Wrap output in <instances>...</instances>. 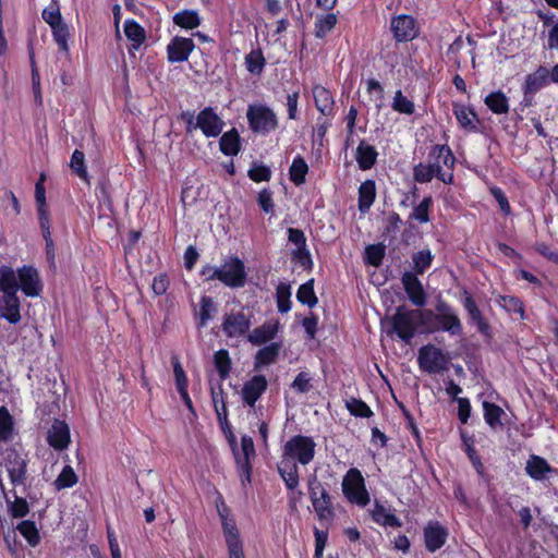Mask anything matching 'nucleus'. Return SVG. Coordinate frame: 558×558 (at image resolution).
<instances>
[{"label": "nucleus", "instance_id": "nucleus-41", "mask_svg": "<svg viewBox=\"0 0 558 558\" xmlns=\"http://www.w3.org/2000/svg\"><path fill=\"white\" fill-rule=\"evenodd\" d=\"M308 171V166L305 160L298 156L293 159L292 165L290 167V180L295 185H301L305 181V175Z\"/></svg>", "mask_w": 558, "mask_h": 558}, {"label": "nucleus", "instance_id": "nucleus-48", "mask_svg": "<svg viewBox=\"0 0 558 558\" xmlns=\"http://www.w3.org/2000/svg\"><path fill=\"white\" fill-rule=\"evenodd\" d=\"M53 39L57 43L59 49L63 52L69 51L68 38H69V28L68 25L62 21L53 26H51Z\"/></svg>", "mask_w": 558, "mask_h": 558}, {"label": "nucleus", "instance_id": "nucleus-16", "mask_svg": "<svg viewBox=\"0 0 558 558\" xmlns=\"http://www.w3.org/2000/svg\"><path fill=\"white\" fill-rule=\"evenodd\" d=\"M195 45L191 38L174 37L167 47L168 60L170 62H183L189 59Z\"/></svg>", "mask_w": 558, "mask_h": 558}, {"label": "nucleus", "instance_id": "nucleus-36", "mask_svg": "<svg viewBox=\"0 0 558 558\" xmlns=\"http://www.w3.org/2000/svg\"><path fill=\"white\" fill-rule=\"evenodd\" d=\"M483 409L485 422L492 429H497L498 427L502 426L500 417L505 412L499 405L484 401Z\"/></svg>", "mask_w": 558, "mask_h": 558}, {"label": "nucleus", "instance_id": "nucleus-29", "mask_svg": "<svg viewBox=\"0 0 558 558\" xmlns=\"http://www.w3.org/2000/svg\"><path fill=\"white\" fill-rule=\"evenodd\" d=\"M281 344L277 342H272L262 349H259L255 355V364L254 367L257 369L263 365H269L274 363L280 352Z\"/></svg>", "mask_w": 558, "mask_h": 558}, {"label": "nucleus", "instance_id": "nucleus-33", "mask_svg": "<svg viewBox=\"0 0 558 558\" xmlns=\"http://www.w3.org/2000/svg\"><path fill=\"white\" fill-rule=\"evenodd\" d=\"M373 519L380 525L390 527H400L402 525L399 518H397L390 509H387L383 505L376 504L373 510Z\"/></svg>", "mask_w": 558, "mask_h": 558}, {"label": "nucleus", "instance_id": "nucleus-58", "mask_svg": "<svg viewBox=\"0 0 558 558\" xmlns=\"http://www.w3.org/2000/svg\"><path fill=\"white\" fill-rule=\"evenodd\" d=\"M385 256V246L383 244H371L365 248V258L372 266L378 267Z\"/></svg>", "mask_w": 558, "mask_h": 558}, {"label": "nucleus", "instance_id": "nucleus-17", "mask_svg": "<svg viewBox=\"0 0 558 558\" xmlns=\"http://www.w3.org/2000/svg\"><path fill=\"white\" fill-rule=\"evenodd\" d=\"M268 386L267 379L264 375H255L243 385L242 398L243 401L250 407H254L256 401L266 391Z\"/></svg>", "mask_w": 558, "mask_h": 558}, {"label": "nucleus", "instance_id": "nucleus-25", "mask_svg": "<svg viewBox=\"0 0 558 558\" xmlns=\"http://www.w3.org/2000/svg\"><path fill=\"white\" fill-rule=\"evenodd\" d=\"M277 332V325L271 323H265L262 326L253 329V331L248 333L247 340L252 344L259 345L274 339Z\"/></svg>", "mask_w": 558, "mask_h": 558}, {"label": "nucleus", "instance_id": "nucleus-6", "mask_svg": "<svg viewBox=\"0 0 558 558\" xmlns=\"http://www.w3.org/2000/svg\"><path fill=\"white\" fill-rule=\"evenodd\" d=\"M417 362L423 372L438 374L448 369L449 361L439 348L426 344L418 350Z\"/></svg>", "mask_w": 558, "mask_h": 558}, {"label": "nucleus", "instance_id": "nucleus-47", "mask_svg": "<svg viewBox=\"0 0 558 558\" xmlns=\"http://www.w3.org/2000/svg\"><path fill=\"white\" fill-rule=\"evenodd\" d=\"M13 500L10 499L8 495H5L7 502L9 504V509L11 514L14 518H23L25 517L28 511V504L26 499L23 497H19L15 492H12Z\"/></svg>", "mask_w": 558, "mask_h": 558}, {"label": "nucleus", "instance_id": "nucleus-51", "mask_svg": "<svg viewBox=\"0 0 558 558\" xmlns=\"http://www.w3.org/2000/svg\"><path fill=\"white\" fill-rule=\"evenodd\" d=\"M350 414L357 417H369L373 415L371 408L361 399L350 398L345 401Z\"/></svg>", "mask_w": 558, "mask_h": 558}, {"label": "nucleus", "instance_id": "nucleus-53", "mask_svg": "<svg viewBox=\"0 0 558 558\" xmlns=\"http://www.w3.org/2000/svg\"><path fill=\"white\" fill-rule=\"evenodd\" d=\"M247 71L252 74H260L265 66V58L260 50H253L245 57Z\"/></svg>", "mask_w": 558, "mask_h": 558}, {"label": "nucleus", "instance_id": "nucleus-39", "mask_svg": "<svg viewBox=\"0 0 558 558\" xmlns=\"http://www.w3.org/2000/svg\"><path fill=\"white\" fill-rule=\"evenodd\" d=\"M214 364L216 366L220 379H227L231 372V359L229 356V352L225 349L218 350L214 354Z\"/></svg>", "mask_w": 558, "mask_h": 558}, {"label": "nucleus", "instance_id": "nucleus-7", "mask_svg": "<svg viewBox=\"0 0 558 558\" xmlns=\"http://www.w3.org/2000/svg\"><path fill=\"white\" fill-rule=\"evenodd\" d=\"M220 282L229 288H243L246 283L247 274L245 265L236 256H230L225 259L220 266Z\"/></svg>", "mask_w": 558, "mask_h": 558}, {"label": "nucleus", "instance_id": "nucleus-24", "mask_svg": "<svg viewBox=\"0 0 558 558\" xmlns=\"http://www.w3.org/2000/svg\"><path fill=\"white\" fill-rule=\"evenodd\" d=\"M550 80V72L545 66H539L534 73L525 78L524 94H534Z\"/></svg>", "mask_w": 558, "mask_h": 558}, {"label": "nucleus", "instance_id": "nucleus-63", "mask_svg": "<svg viewBox=\"0 0 558 558\" xmlns=\"http://www.w3.org/2000/svg\"><path fill=\"white\" fill-rule=\"evenodd\" d=\"M270 175H271L270 169L264 165H254L248 170V177L254 182L268 181L270 179Z\"/></svg>", "mask_w": 558, "mask_h": 558}, {"label": "nucleus", "instance_id": "nucleus-35", "mask_svg": "<svg viewBox=\"0 0 558 558\" xmlns=\"http://www.w3.org/2000/svg\"><path fill=\"white\" fill-rule=\"evenodd\" d=\"M453 113H454L459 124L463 129H465L468 131L476 130V125L474 124V119L476 118V114L474 111L466 108L464 105H454Z\"/></svg>", "mask_w": 558, "mask_h": 558}, {"label": "nucleus", "instance_id": "nucleus-27", "mask_svg": "<svg viewBox=\"0 0 558 558\" xmlns=\"http://www.w3.org/2000/svg\"><path fill=\"white\" fill-rule=\"evenodd\" d=\"M0 291L3 294L17 293V271L9 266H0Z\"/></svg>", "mask_w": 558, "mask_h": 558}, {"label": "nucleus", "instance_id": "nucleus-18", "mask_svg": "<svg viewBox=\"0 0 558 558\" xmlns=\"http://www.w3.org/2000/svg\"><path fill=\"white\" fill-rule=\"evenodd\" d=\"M21 302L17 293L2 294L0 298V316L5 318L10 324H17L21 320L20 314Z\"/></svg>", "mask_w": 558, "mask_h": 558}, {"label": "nucleus", "instance_id": "nucleus-12", "mask_svg": "<svg viewBox=\"0 0 558 558\" xmlns=\"http://www.w3.org/2000/svg\"><path fill=\"white\" fill-rule=\"evenodd\" d=\"M196 125L206 137H217L223 130L225 122L214 108L206 107L196 117Z\"/></svg>", "mask_w": 558, "mask_h": 558}, {"label": "nucleus", "instance_id": "nucleus-13", "mask_svg": "<svg viewBox=\"0 0 558 558\" xmlns=\"http://www.w3.org/2000/svg\"><path fill=\"white\" fill-rule=\"evenodd\" d=\"M401 282L409 300L415 306H424L426 304V293L418 280L417 276L412 271H405L401 277Z\"/></svg>", "mask_w": 558, "mask_h": 558}, {"label": "nucleus", "instance_id": "nucleus-5", "mask_svg": "<svg viewBox=\"0 0 558 558\" xmlns=\"http://www.w3.org/2000/svg\"><path fill=\"white\" fill-rule=\"evenodd\" d=\"M342 492L349 501L359 506H366L369 501L364 478L357 469H350L348 471L342 481Z\"/></svg>", "mask_w": 558, "mask_h": 558}, {"label": "nucleus", "instance_id": "nucleus-50", "mask_svg": "<svg viewBox=\"0 0 558 558\" xmlns=\"http://www.w3.org/2000/svg\"><path fill=\"white\" fill-rule=\"evenodd\" d=\"M13 418L5 407L0 408V441H8L12 436Z\"/></svg>", "mask_w": 558, "mask_h": 558}, {"label": "nucleus", "instance_id": "nucleus-61", "mask_svg": "<svg viewBox=\"0 0 558 558\" xmlns=\"http://www.w3.org/2000/svg\"><path fill=\"white\" fill-rule=\"evenodd\" d=\"M292 259L299 263L304 269H312L313 260L306 246L295 248L292 252Z\"/></svg>", "mask_w": 558, "mask_h": 558}, {"label": "nucleus", "instance_id": "nucleus-57", "mask_svg": "<svg viewBox=\"0 0 558 558\" xmlns=\"http://www.w3.org/2000/svg\"><path fill=\"white\" fill-rule=\"evenodd\" d=\"M392 109L400 113L412 114L415 107L414 104L403 96L402 92L399 89L395 94Z\"/></svg>", "mask_w": 558, "mask_h": 558}, {"label": "nucleus", "instance_id": "nucleus-21", "mask_svg": "<svg viewBox=\"0 0 558 558\" xmlns=\"http://www.w3.org/2000/svg\"><path fill=\"white\" fill-rule=\"evenodd\" d=\"M278 473L283 480L289 490H294L299 486V468L295 462L290 459L282 458L278 463Z\"/></svg>", "mask_w": 558, "mask_h": 558}, {"label": "nucleus", "instance_id": "nucleus-10", "mask_svg": "<svg viewBox=\"0 0 558 558\" xmlns=\"http://www.w3.org/2000/svg\"><path fill=\"white\" fill-rule=\"evenodd\" d=\"M251 325L250 316L239 311L226 314L221 327L228 338H238L244 336L250 330Z\"/></svg>", "mask_w": 558, "mask_h": 558}, {"label": "nucleus", "instance_id": "nucleus-32", "mask_svg": "<svg viewBox=\"0 0 558 558\" xmlns=\"http://www.w3.org/2000/svg\"><path fill=\"white\" fill-rule=\"evenodd\" d=\"M220 150L227 156H235L240 151V135L235 129L226 132L219 141Z\"/></svg>", "mask_w": 558, "mask_h": 558}, {"label": "nucleus", "instance_id": "nucleus-42", "mask_svg": "<svg viewBox=\"0 0 558 558\" xmlns=\"http://www.w3.org/2000/svg\"><path fill=\"white\" fill-rule=\"evenodd\" d=\"M70 168L72 171L81 178L84 182H89V177L85 166V155L83 151L75 149L72 154Z\"/></svg>", "mask_w": 558, "mask_h": 558}, {"label": "nucleus", "instance_id": "nucleus-49", "mask_svg": "<svg viewBox=\"0 0 558 558\" xmlns=\"http://www.w3.org/2000/svg\"><path fill=\"white\" fill-rule=\"evenodd\" d=\"M16 529L27 539L31 546L35 547L38 545L40 537L38 530L33 521H22Z\"/></svg>", "mask_w": 558, "mask_h": 558}, {"label": "nucleus", "instance_id": "nucleus-15", "mask_svg": "<svg viewBox=\"0 0 558 558\" xmlns=\"http://www.w3.org/2000/svg\"><path fill=\"white\" fill-rule=\"evenodd\" d=\"M48 444L56 450H64L70 442V428L68 424L60 420H54L47 433Z\"/></svg>", "mask_w": 558, "mask_h": 558}, {"label": "nucleus", "instance_id": "nucleus-40", "mask_svg": "<svg viewBox=\"0 0 558 558\" xmlns=\"http://www.w3.org/2000/svg\"><path fill=\"white\" fill-rule=\"evenodd\" d=\"M296 299L299 302L311 308L317 304L318 300L314 292V279H311L300 286L296 292Z\"/></svg>", "mask_w": 558, "mask_h": 558}, {"label": "nucleus", "instance_id": "nucleus-4", "mask_svg": "<svg viewBox=\"0 0 558 558\" xmlns=\"http://www.w3.org/2000/svg\"><path fill=\"white\" fill-rule=\"evenodd\" d=\"M0 466L4 468L14 487L25 485L26 460L13 448H8L0 453Z\"/></svg>", "mask_w": 558, "mask_h": 558}, {"label": "nucleus", "instance_id": "nucleus-43", "mask_svg": "<svg viewBox=\"0 0 558 558\" xmlns=\"http://www.w3.org/2000/svg\"><path fill=\"white\" fill-rule=\"evenodd\" d=\"M337 24V15L328 13L317 17L315 22V36L324 38Z\"/></svg>", "mask_w": 558, "mask_h": 558}, {"label": "nucleus", "instance_id": "nucleus-30", "mask_svg": "<svg viewBox=\"0 0 558 558\" xmlns=\"http://www.w3.org/2000/svg\"><path fill=\"white\" fill-rule=\"evenodd\" d=\"M222 519V530L226 537L228 550L239 549L242 547V542L239 536L236 525L233 520H229L226 515L220 513Z\"/></svg>", "mask_w": 558, "mask_h": 558}, {"label": "nucleus", "instance_id": "nucleus-64", "mask_svg": "<svg viewBox=\"0 0 558 558\" xmlns=\"http://www.w3.org/2000/svg\"><path fill=\"white\" fill-rule=\"evenodd\" d=\"M291 387L300 393L308 392L312 389L310 375L305 372L299 373Z\"/></svg>", "mask_w": 558, "mask_h": 558}, {"label": "nucleus", "instance_id": "nucleus-52", "mask_svg": "<svg viewBox=\"0 0 558 558\" xmlns=\"http://www.w3.org/2000/svg\"><path fill=\"white\" fill-rule=\"evenodd\" d=\"M498 304L509 313H517L524 318V308L521 300L513 295H500Z\"/></svg>", "mask_w": 558, "mask_h": 558}, {"label": "nucleus", "instance_id": "nucleus-1", "mask_svg": "<svg viewBox=\"0 0 558 558\" xmlns=\"http://www.w3.org/2000/svg\"><path fill=\"white\" fill-rule=\"evenodd\" d=\"M425 317V311L408 310L404 306H399L390 318L391 328L387 331V335L396 333L401 340L409 343L415 336L417 323L424 326L427 325Z\"/></svg>", "mask_w": 558, "mask_h": 558}, {"label": "nucleus", "instance_id": "nucleus-46", "mask_svg": "<svg viewBox=\"0 0 558 558\" xmlns=\"http://www.w3.org/2000/svg\"><path fill=\"white\" fill-rule=\"evenodd\" d=\"M77 483V476L70 465H65L58 477L54 480L53 485L57 490L70 488Z\"/></svg>", "mask_w": 558, "mask_h": 558}, {"label": "nucleus", "instance_id": "nucleus-26", "mask_svg": "<svg viewBox=\"0 0 558 558\" xmlns=\"http://www.w3.org/2000/svg\"><path fill=\"white\" fill-rule=\"evenodd\" d=\"M376 197L375 182L367 180L359 187V209L361 213H367Z\"/></svg>", "mask_w": 558, "mask_h": 558}, {"label": "nucleus", "instance_id": "nucleus-56", "mask_svg": "<svg viewBox=\"0 0 558 558\" xmlns=\"http://www.w3.org/2000/svg\"><path fill=\"white\" fill-rule=\"evenodd\" d=\"M290 287L286 283H280L276 289L277 306L280 313H287L290 311Z\"/></svg>", "mask_w": 558, "mask_h": 558}, {"label": "nucleus", "instance_id": "nucleus-59", "mask_svg": "<svg viewBox=\"0 0 558 558\" xmlns=\"http://www.w3.org/2000/svg\"><path fill=\"white\" fill-rule=\"evenodd\" d=\"M211 398L218 421L222 424L227 422V407L222 397V387L219 386V392L211 388Z\"/></svg>", "mask_w": 558, "mask_h": 558}, {"label": "nucleus", "instance_id": "nucleus-20", "mask_svg": "<svg viewBox=\"0 0 558 558\" xmlns=\"http://www.w3.org/2000/svg\"><path fill=\"white\" fill-rule=\"evenodd\" d=\"M434 177H437L445 183L448 182L442 173V168L438 162L429 165L418 163L413 168V178L418 183L430 182Z\"/></svg>", "mask_w": 558, "mask_h": 558}, {"label": "nucleus", "instance_id": "nucleus-11", "mask_svg": "<svg viewBox=\"0 0 558 558\" xmlns=\"http://www.w3.org/2000/svg\"><path fill=\"white\" fill-rule=\"evenodd\" d=\"M19 289L26 296H38L43 291V283L36 268L32 266H23L17 269Z\"/></svg>", "mask_w": 558, "mask_h": 558}, {"label": "nucleus", "instance_id": "nucleus-31", "mask_svg": "<svg viewBox=\"0 0 558 558\" xmlns=\"http://www.w3.org/2000/svg\"><path fill=\"white\" fill-rule=\"evenodd\" d=\"M465 294L466 296L464 299L463 305L466 312L469 313L471 319L477 325L478 331L482 333H487L489 329L488 323L484 319L473 298L466 292Z\"/></svg>", "mask_w": 558, "mask_h": 558}, {"label": "nucleus", "instance_id": "nucleus-44", "mask_svg": "<svg viewBox=\"0 0 558 558\" xmlns=\"http://www.w3.org/2000/svg\"><path fill=\"white\" fill-rule=\"evenodd\" d=\"M429 157L435 159V162H440L447 167H453L456 158L447 145H434L430 149Z\"/></svg>", "mask_w": 558, "mask_h": 558}, {"label": "nucleus", "instance_id": "nucleus-3", "mask_svg": "<svg viewBox=\"0 0 558 558\" xmlns=\"http://www.w3.org/2000/svg\"><path fill=\"white\" fill-rule=\"evenodd\" d=\"M308 495L318 519L320 521L333 520L335 510L331 497L315 475L308 478Z\"/></svg>", "mask_w": 558, "mask_h": 558}, {"label": "nucleus", "instance_id": "nucleus-23", "mask_svg": "<svg viewBox=\"0 0 558 558\" xmlns=\"http://www.w3.org/2000/svg\"><path fill=\"white\" fill-rule=\"evenodd\" d=\"M525 471L533 480L544 481L547 478V474L551 473L554 469L544 458L532 454L526 461Z\"/></svg>", "mask_w": 558, "mask_h": 558}, {"label": "nucleus", "instance_id": "nucleus-19", "mask_svg": "<svg viewBox=\"0 0 558 558\" xmlns=\"http://www.w3.org/2000/svg\"><path fill=\"white\" fill-rule=\"evenodd\" d=\"M391 31L398 41H408L415 37V21L409 15H400L391 21Z\"/></svg>", "mask_w": 558, "mask_h": 558}, {"label": "nucleus", "instance_id": "nucleus-28", "mask_svg": "<svg viewBox=\"0 0 558 558\" xmlns=\"http://www.w3.org/2000/svg\"><path fill=\"white\" fill-rule=\"evenodd\" d=\"M376 158V149L373 146L366 144L364 141H362L356 148V161L359 163V167L362 170H368L375 165Z\"/></svg>", "mask_w": 558, "mask_h": 558}, {"label": "nucleus", "instance_id": "nucleus-54", "mask_svg": "<svg viewBox=\"0 0 558 558\" xmlns=\"http://www.w3.org/2000/svg\"><path fill=\"white\" fill-rule=\"evenodd\" d=\"M462 440L465 446V452L472 462L473 466L475 468L476 472L478 474H483L484 465L481 461V458L477 456L476 450L474 448V441L472 437L466 436L465 434H462Z\"/></svg>", "mask_w": 558, "mask_h": 558}, {"label": "nucleus", "instance_id": "nucleus-60", "mask_svg": "<svg viewBox=\"0 0 558 558\" xmlns=\"http://www.w3.org/2000/svg\"><path fill=\"white\" fill-rule=\"evenodd\" d=\"M215 303L210 296H203L201 300L199 310V327H204L211 318V312L215 311Z\"/></svg>", "mask_w": 558, "mask_h": 558}, {"label": "nucleus", "instance_id": "nucleus-62", "mask_svg": "<svg viewBox=\"0 0 558 558\" xmlns=\"http://www.w3.org/2000/svg\"><path fill=\"white\" fill-rule=\"evenodd\" d=\"M43 19L50 27L63 21L59 7L56 3H51L43 11Z\"/></svg>", "mask_w": 558, "mask_h": 558}, {"label": "nucleus", "instance_id": "nucleus-22", "mask_svg": "<svg viewBox=\"0 0 558 558\" xmlns=\"http://www.w3.org/2000/svg\"><path fill=\"white\" fill-rule=\"evenodd\" d=\"M313 97L317 110L324 116L333 114L335 100L331 93L322 85L313 87Z\"/></svg>", "mask_w": 558, "mask_h": 558}, {"label": "nucleus", "instance_id": "nucleus-37", "mask_svg": "<svg viewBox=\"0 0 558 558\" xmlns=\"http://www.w3.org/2000/svg\"><path fill=\"white\" fill-rule=\"evenodd\" d=\"M124 34L133 43L132 47L134 49H137L145 40L144 28L133 20H128L124 23Z\"/></svg>", "mask_w": 558, "mask_h": 558}, {"label": "nucleus", "instance_id": "nucleus-38", "mask_svg": "<svg viewBox=\"0 0 558 558\" xmlns=\"http://www.w3.org/2000/svg\"><path fill=\"white\" fill-rule=\"evenodd\" d=\"M434 256L428 248L421 250L412 255L413 274L422 275L432 265Z\"/></svg>", "mask_w": 558, "mask_h": 558}, {"label": "nucleus", "instance_id": "nucleus-34", "mask_svg": "<svg viewBox=\"0 0 558 558\" xmlns=\"http://www.w3.org/2000/svg\"><path fill=\"white\" fill-rule=\"evenodd\" d=\"M485 105L496 114L508 113L509 102L506 95L498 90L488 94L484 99Z\"/></svg>", "mask_w": 558, "mask_h": 558}, {"label": "nucleus", "instance_id": "nucleus-45", "mask_svg": "<svg viewBox=\"0 0 558 558\" xmlns=\"http://www.w3.org/2000/svg\"><path fill=\"white\" fill-rule=\"evenodd\" d=\"M173 22L174 24L189 29H193L201 24L197 12L189 10L178 12L173 16Z\"/></svg>", "mask_w": 558, "mask_h": 558}, {"label": "nucleus", "instance_id": "nucleus-9", "mask_svg": "<svg viewBox=\"0 0 558 558\" xmlns=\"http://www.w3.org/2000/svg\"><path fill=\"white\" fill-rule=\"evenodd\" d=\"M425 319L427 320V325H425V327L430 332L440 329L449 332L451 336H459L462 332V325L456 313L448 315H435L434 312L427 310L425 311Z\"/></svg>", "mask_w": 558, "mask_h": 558}, {"label": "nucleus", "instance_id": "nucleus-8", "mask_svg": "<svg viewBox=\"0 0 558 558\" xmlns=\"http://www.w3.org/2000/svg\"><path fill=\"white\" fill-rule=\"evenodd\" d=\"M246 117L250 128L255 133L266 134L278 126L275 112L266 106H250Z\"/></svg>", "mask_w": 558, "mask_h": 558}, {"label": "nucleus", "instance_id": "nucleus-55", "mask_svg": "<svg viewBox=\"0 0 558 558\" xmlns=\"http://www.w3.org/2000/svg\"><path fill=\"white\" fill-rule=\"evenodd\" d=\"M433 201L430 196H426L422 199V202L416 205L411 215L410 218L418 221L420 223H426L429 221V215L428 210L432 205Z\"/></svg>", "mask_w": 558, "mask_h": 558}, {"label": "nucleus", "instance_id": "nucleus-2", "mask_svg": "<svg viewBox=\"0 0 558 558\" xmlns=\"http://www.w3.org/2000/svg\"><path fill=\"white\" fill-rule=\"evenodd\" d=\"M315 447L316 444L312 437L295 435L284 444L282 458L306 465L314 459Z\"/></svg>", "mask_w": 558, "mask_h": 558}, {"label": "nucleus", "instance_id": "nucleus-14", "mask_svg": "<svg viewBox=\"0 0 558 558\" xmlns=\"http://www.w3.org/2000/svg\"><path fill=\"white\" fill-rule=\"evenodd\" d=\"M448 531L438 521H430L424 527V541L426 549L434 553L446 543Z\"/></svg>", "mask_w": 558, "mask_h": 558}]
</instances>
